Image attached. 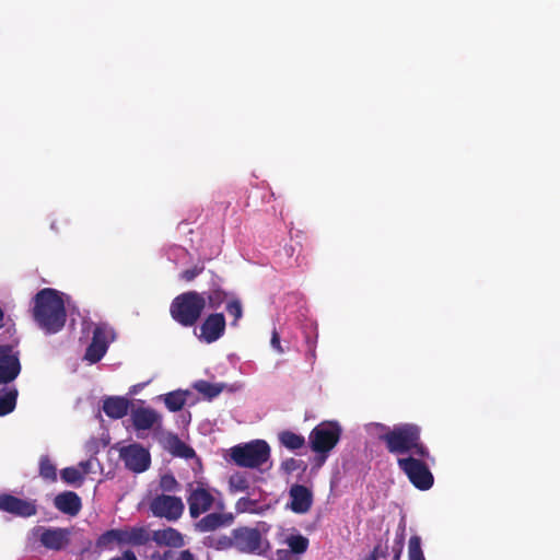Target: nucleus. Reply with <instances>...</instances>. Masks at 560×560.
I'll list each match as a JSON object with an SVG mask.
<instances>
[{"mask_svg":"<svg viewBox=\"0 0 560 560\" xmlns=\"http://www.w3.org/2000/svg\"><path fill=\"white\" fill-rule=\"evenodd\" d=\"M377 428L384 431L378 436L380 441L385 444L387 452L392 455L419 456L420 458L431 457L428 446L421 439L422 429L413 422H404L389 428L383 423H377Z\"/></svg>","mask_w":560,"mask_h":560,"instance_id":"nucleus-1","label":"nucleus"},{"mask_svg":"<svg viewBox=\"0 0 560 560\" xmlns=\"http://www.w3.org/2000/svg\"><path fill=\"white\" fill-rule=\"evenodd\" d=\"M33 317L37 325L48 335L60 331L67 319L62 295L51 288L39 290L34 299Z\"/></svg>","mask_w":560,"mask_h":560,"instance_id":"nucleus-2","label":"nucleus"},{"mask_svg":"<svg viewBox=\"0 0 560 560\" xmlns=\"http://www.w3.org/2000/svg\"><path fill=\"white\" fill-rule=\"evenodd\" d=\"M206 308V298L198 291H187L175 296L170 305L171 317L183 327L197 324Z\"/></svg>","mask_w":560,"mask_h":560,"instance_id":"nucleus-3","label":"nucleus"},{"mask_svg":"<svg viewBox=\"0 0 560 560\" xmlns=\"http://www.w3.org/2000/svg\"><path fill=\"white\" fill-rule=\"evenodd\" d=\"M270 458V446L265 440H253L231 448V459L240 467L258 468Z\"/></svg>","mask_w":560,"mask_h":560,"instance_id":"nucleus-4","label":"nucleus"},{"mask_svg":"<svg viewBox=\"0 0 560 560\" xmlns=\"http://www.w3.org/2000/svg\"><path fill=\"white\" fill-rule=\"evenodd\" d=\"M424 459L416 455L397 458L399 469L407 476L410 483L421 491L431 489L434 483V476Z\"/></svg>","mask_w":560,"mask_h":560,"instance_id":"nucleus-5","label":"nucleus"},{"mask_svg":"<svg viewBox=\"0 0 560 560\" xmlns=\"http://www.w3.org/2000/svg\"><path fill=\"white\" fill-rule=\"evenodd\" d=\"M341 429L336 422H322L310 433L308 440L313 452L322 454L325 460L327 454L340 440Z\"/></svg>","mask_w":560,"mask_h":560,"instance_id":"nucleus-6","label":"nucleus"},{"mask_svg":"<svg viewBox=\"0 0 560 560\" xmlns=\"http://www.w3.org/2000/svg\"><path fill=\"white\" fill-rule=\"evenodd\" d=\"M186 501L190 517L196 520L212 509L215 498L207 483L194 481L187 485Z\"/></svg>","mask_w":560,"mask_h":560,"instance_id":"nucleus-7","label":"nucleus"},{"mask_svg":"<svg viewBox=\"0 0 560 560\" xmlns=\"http://www.w3.org/2000/svg\"><path fill=\"white\" fill-rule=\"evenodd\" d=\"M231 544L241 552L255 555L264 553L268 547L259 529L247 526L232 530Z\"/></svg>","mask_w":560,"mask_h":560,"instance_id":"nucleus-8","label":"nucleus"},{"mask_svg":"<svg viewBox=\"0 0 560 560\" xmlns=\"http://www.w3.org/2000/svg\"><path fill=\"white\" fill-rule=\"evenodd\" d=\"M149 510L155 517L176 522L182 517L185 504L179 497L161 493L150 500Z\"/></svg>","mask_w":560,"mask_h":560,"instance_id":"nucleus-9","label":"nucleus"},{"mask_svg":"<svg viewBox=\"0 0 560 560\" xmlns=\"http://www.w3.org/2000/svg\"><path fill=\"white\" fill-rule=\"evenodd\" d=\"M119 457L126 468L136 474L148 470L151 465L150 452L139 443H132L121 447Z\"/></svg>","mask_w":560,"mask_h":560,"instance_id":"nucleus-10","label":"nucleus"},{"mask_svg":"<svg viewBox=\"0 0 560 560\" xmlns=\"http://www.w3.org/2000/svg\"><path fill=\"white\" fill-rule=\"evenodd\" d=\"M19 354L13 352L11 346H0V384L13 382L21 373Z\"/></svg>","mask_w":560,"mask_h":560,"instance_id":"nucleus-11","label":"nucleus"},{"mask_svg":"<svg viewBox=\"0 0 560 560\" xmlns=\"http://www.w3.org/2000/svg\"><path fill=\"white\" fill-rule=\"evenodd\" d=\"M35 530L40 544L49 550H62L70 542L71 532L68 528L38 526Z\"/></svg>","mask_w":560,"mask_h":560,"instance_id":"nucleus-12","label":"nucleus"},{"mask_svg":"<svg viewBox=\"0 0 560 560\" xmlns=\"http://www.w3.org/2000/svg\"><path fill=\"white\" fill-rule=\"evenodd\" d=\"M226 322L223 313H211L200 325L199 339L206 343L219 340L225 332Z\"/></svg>","mask_w":560,"mask_h":560,"instance_id":"nucleus-13","label":"nucleus"},{"mask_svg":"<svg viewBox=\"0 0 560 560\" xmlns=\"http://www.w3.org/2000/svg\"><path fill=\"white\" fill-rule=\"evenodd\" d=\"M0 510L21 517H30L37 513L34 501L23 500L12 494H0Z\"/></svg>","mask_w":560,"mask_h":560,"instance_id":"nucleus-14","label":"nucleus"},{"mask_svg":"<svg viewBox=\"0 0 560 560\" xmlns=\"http://www.w3.org/2000/svg\"><path fill=\"white\" fill-rule=\"evenodd\" d=\"M290 503L288 506L298 514L307 513L313 504V492L303 485L294 483L289 490Z\"/></svg>","mask_w":560,"mask_h":560,"instance_id":"nucleus-15","label":"nucleus"},{"mask_svg":"<svg viewBox=\"0 0 560 560\" xmlns=\"http://www.w3.org/2000/svg\"><path fill=\"white\" fill-rule=\"evenodd\" d=\"M233 521L232 513H208L195 523V529L199 533L214 532L218 528L230 526Z\"/></svg>","mask_w":560,"mask_h":560,"instance_id":"nucleus-16","label":"nucleus"},{"mask_svg":"<svg viewBox=\"0 0 560 560\" xmlns=\"http://www.w3.org/2000/svg\"><path fill=\"white\" fill-rule=\"evenodd\" d=\"M131 421L136 431H145L160 423L161 416L152 408L138 407L131 411Z\"/></svg>","mask_w":560,"mask_h":560,"instance_id":"nucleus-17","label":"nucleus"},{"mask_svg":"<svg viewBox=\"0 0 560 560\" xmlns=\"http://www.w3.org/2000/svg\"><path fill=\"white\" fill-rule=\"evenodd\" d=\"M54 505L61 513L75 516L82 509V501L78 493L63 491L55 497Z\"/></svg>","mask_w":560,"mask_h":560,"instance_id":"nucleus-18","label":"nucleus"},{"mask_svg":"<svg viewBox=\"0 0 560 560\" xmlns=\"http://www.w3.org/2000/svg\"><path fill=\"white\" fill-rule=\"evenodd\" d=\"M107 351V341L102 328L96 327L93 332L92 342L86 348L84 359L90 363H97Z\"/></svg>","mask_w":560,"mask_h":560,"instance_id":"nucleus-19","label":"nucleus"},{"mask_svg":"<svg viewBox=\"0 0 560 560\" xmlns=\"http://www.w3.org/2000/svg\"><path fill=\"white\" fill-rule=\"evenodd\" d=\"M152 540L159 546L171 548H182L185 545L183 534L173 527L153 530Z\"/></svg>","mask_w":560,"mask_h":560,"instance_id":"nucleus-20","label":"nucleus"},{"mask_svg":"<svg viewBox=\"0 0 560 560\" xmlns=\"http://www.w3.org/2000/svg\"><path fill=\"white\" fill-rule=\"evenodd\" d=\"M129 406L125 397H108L103 402V411L112 419H120L128 413Z\"/></svg>","mask_w":560,"mask_h":560,"instance_id":"nucleus-21","label":"nucleus"},{"mask_svg":"<svg viewBox=\"0 0 560 560\" xmlns=\"http://www.w3.org/2000/svg\"><path fill=\"white\" fill-rule=\"evenodd\" d=\"M164 447L176 457L192 458L196 453L192 447L183 442L176 434H168L164 442Z\"/></svg>","mask_w":560,"mask_h":560,"instance_id":"nucleus-22","label":"nucleus"},{"mask_svg":"<svg viewBox=\"0 0 560 560\" xmlns=\"http://www.w3.org/2000/svg\"><path fill=\"white\" fill-rule=\"evenodd\" d=\"M200 293L206 298V306L211 310H218L228 302V292L223 290L217 282H213L208 291Z\"/></svg>","mask_w":560,"mask_h":560,"instance_id":"nucleus-23","label":"nucleus"},{"mask_svg":"<svg viewBox=\"0 0 560 560\" xmlns=\"http://www.w3.org/2000/svg\"><path fill=\"white\" fill-rule=\"evenodd\" d=\"M19 392L16 387H7L0 394V417L11 413L16 407Z\"/></svg>","mask_w":560,"mask_h":560,"instance_id":"nucleus-24","label":"nucleus"},{"mask_svg":"<svg viewBox=\"0 0 560 560\" xmlns=\"http://www.w3.org/2000/svg\"><path fill=\"white\" fill-rule=\"evenodd\" d=\"M279 443L290 450H300L305 445V438L290 430H283L278 434Z\"/></svg>","mask_w":560,"mask_h":560,"instance_id":"nucleus-25","label":"nucleus"},{"mask_svg":"<svg viewBox=\"0 0 560 560\" xmlns=\"http://www.w3.org/2000/svg\"><path fill=\"white\" fill-rule=\"evenodd\" d=\"M192 387L205 398L211 400L222 393L224 385L218 383H210L205 380H199L194 383Z\"/></svg>","mask_w":560,"mask_h":560,"instance_id":"nucleus-26","label":"nucleus"},{"mask_svg":"<svg viewBox=\"0 0 560 560\" xmlns=\"http://www.w3.org/2000/svg\"><path fill=\"white\" fill-rule=\"evenodd\" d=\"M187 395L188 392L180 389L167 393L163 397L164 404L170 411H179L186 404Z\"/></svg>","mask_w":560,"mask_h":560,"instance_id":"nucleus-27","label":"nucleus"},{"mask_svg":"<svg viewBox=\"0 0 560 560\" xmlns=\"http://www.w3.org/2000/svg\"><path fill=\"white\" fill-rule=\"evenodd\" d=\"M250 486L249 480L244 472H235L230 476L229 478V492L230 493H237V492H246L247 494H250L249 492Z\"/></svg>","mask_w":560,"mask_h":560,"instance_id":"nucleus-28","label":"nucleus"},{"mask_svg":"<svg viewBox=\"0 0 560 560\" xmlns=\"http://www.w3.org/2000/svg\"><path fill=\"white\" fill-rule=\"evenodd\" d=\"M131 546H144L152 540V534L144 526L130 527Z\"/></svg>","mask_w":560,"mask_h":560,"instance_id":"nucleus-29","label":"nucleus"},{"mask_svg":"<svg viewBox=\"0 0 560 560\" xmlns=\"http://www.w3.org/2000/svg\"><path fill=\"white\" fill-rule=\"evenodd\" d=\"M39 476L48 481L57 480L56 466L47 455H43L39 459Z\"/></svg>","mask_w":560,"mask_h":560,"instance_id":"nucleus-30","label":"nucleus"},{"mask_svg":"<svg viewBox=\"0 0 560 560\" xmlns=\"http://www.w3.org/2000/svg\"><path fill=\"white\" fill-rule=\"evenodd\" d=\"M115 545H117L115 529L104 532L95 541V547L100 551L113 550Z\"/></svg>","mask_w":560,"mask_h":560,"instance_id":"nucleus-31","label":"nucleus"},{"mask_svg":"<svg viewBox=\"0 0 560 560\" xmlns=\"http://www.w3.org/2000/svg\"><path fill=\"white\" fill-rule=\"evenodd\" d=\"M289 551L301 555L307 550L308 539L302 535H291L287 538Z\"/></svg>","mask_w":560,"mask_h":560,"instance_id":"nucleus-32","label":"nucleus"},{"mask_svg":"<svg viewBox=\"0 0 560 560\" xmlns=\"http://www.w3.org/2000/svg\"><path fill=\"white\" fill-rule=\"evenodd\" d=\"M159 488L165 494L176 492L179 489V482L173 474L167 472L160 477Z\"/></svg>","mask_w":560,"mask_h":560,"instance_id":"nucleus-33","label":"nucleus"},{"mask_svg":"<svg viewBox=\"0 0 560 560\" xmlns=\"http://www.w3.org/2000/svg\"><path fill=\"white\" fill-rule=\"evenodd\" d=\"M236 513H257L258 501L250 499L249 497H242L235 503Z\"/></svg>","mask_w":560,"mask_h":560,"instance_id":"nucleus-34","label":"nucleus"},{"mask_svg":"<svg viewBox=\"0 0 560 560\" xmlns=\"http://www.w3.org/2000/svg\"><path fill=\"white\" fill-rule=\"evenodd\" d=\"M409 560H425L422 548L421 538L417 535L411 536L408 544Z\"/></svg>","mask_w":560,"mask_h":560,"instance_id":"nucleus-35","label":"nucleus"},{"mask_svg":"<svg viewBox=\"0 0 560 560\" xmlns=\"http://www.w3.org/2000/svg\"><path fill=\"white\" fill-rule=\"evenodd\" d=\"M61 479L68 485H81L83 474L75 467H66L60 472Z\"/></svg>","mask_w":560,"mask_h":560,"instance_id":"nucleus-36","label":"nucleus"},{"mask_svg":"<svg viewBox=\"0 0 560 560\" xmlns=\"http://www.w3.org/2000/svg\"><path fill=\"white\" fill-rule=\"evenodd\" d=\"M226 312L233 316L232 325L236 326L237 322L243 316V306L238 299H232L226 302L225 305Z\"/></svg>","mask_w":560,"mask_h":560,"instance_id":"nucleus-37","label":"nucleus"},{"mask_svg":"<svg viewBox=\"0 0 560 560\" xmlns=\"http://www.w3.org/2000/svg\"><path fill=\"white\" fill-rule=\"evenodd\" d=\"M281 469L283 472L290 475L296 470L305 471L306 464L302 459H296L293 457L287 458L281 463Z\"/></svg>","mask_w":560,"mask_h":560,"instance_id":"nucleus-38","label":"nucleus"},{"mask_svg":"<svg viewBox=\"0 0 560 560\" xmlns=\"http://www.w3.org/2000/svg\"><path fill=\"white\" fill-rule=\"evenodd\" d=\"M405 546V527H401L397 533L392 546L393 560H400Z\"/></svg>","mask_w":560,"mask_h":560,"instance_id":"nucleus-39","label":"nucleus"},{"mask_svg":"<svg viewBox=\"0 0 560 560\" xmlns=\"http://www.w3.org/2000/svg\"><path fill=\"white\" fill-rule=\"evenodd\" d=\"M160 560H195V556L188 549L182 551L166 550Z\"/></svg>","mask_w":560,"mask_h":560,"instance_id":"nucleus-40","label":"nucleus"},{"mask_svg":"<svg viewBox=\"0 0 560 560\" xmlns=\"http://www.w3.org/2000/svg\"><path fill=\"white\" fill-rule=\"evenodd\" d=\"M117 539L118 546L124 545H130L131 546V538H130V528H114Z\"/></svg>","mask_w":560,"mask_h":560,"instance_id":"nucleus-41","label":"nucleus"},{"mask_svg":"<svg viewBox=\"0 0 560 560\" xmlns=\"http://www.w3.org/2000/svg\"><path fill=\"white\" fill-rule=\"evenodd\" d=\"M205 270L203 266H194L190 269H186L180 273V278L187 282L192 281Z\"/></svg>","mask_w":560,"mask_h":560,"instance_id":"nucleus-42","label":"nucleus"},{"mask_svg":"<svg viewBox=\"0 0 560 560\" xmlns=\"http://www.w3.org/2000/svg\"><path fill=\"white\" fill-rule=\"evenodd\" d=\"M383 557H386V549H383L381 545H376L365 560H378Z\"/></svg>","mask_w":560,"mask_h":560,"instance_id":"nucleus-43","label":"nucleus"},{"mask_svg":"<svg viewBox=\"0 0 560 560\" xmlns=\"http://www.w3.org/2000/svg\"><path fill=\"white\" fill-rule=\"evenodd\" d=\"M270 345L278 353L281 354L284 352V349L281 346L280 335L278 334L277 330L272 331Z\"/></svg>","mask_w":560,"mask_h":560,"instance_id":"nucleus-44","label":"nucleus"},{"mask_svg":"<svg viewBox=\"0 0 560 560\" xmlns=\"http://www.w3.org/2000/svg\"><path fill=\"white\" fill-rule=\"evenodd\" d=\"M109 560H138V558L132 550L127 549L120 556H116Z\"/></svg>","mask_w":560,"mask_h":560,"instance_id":"nucleus-45","label":"nucleus"},{"mask_svg":"<svg viewBox=\"0 0 560 560\" xmlns=\"http://www.w3.org/2000/svg\"><path fill=\"white\" fill-rule=\"evenodd\" d=\"M79 465H80V467H82V469H83V471H82V474H83V475H84V474H86V472H89V468H90V462H89V460H86V462H81Z\"/></svg>","mask_w":560,"mask_h":560,"instance_id":"nucleus-46","label":"nucleus"},{"mask_svg":"<svg viewBox=\"0 0 560 560\" xmlns=\"http://www.w3.org/2000/svg\"><path fill=\"white\" fill-rule=\"evenodd\" d=\"M4 318V312L3 310L0 307V323L3 320Z\"/></svg>","mask_w":560,"mask_h":560,"instance_id":"nucleus-47","label":"nucleus"}]
</instances>
